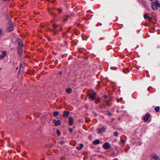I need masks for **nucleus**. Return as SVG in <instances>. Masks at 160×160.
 Wrapping results in <instances>:
<instances>
[{"label":"nucleus","instance_id":"obj_4","mask_svg":"<svg viewBox=\"0 0 160 160\" xmlns=\"http://www.w3.org/2000/svg\"><path fill=\"white\" fill-rule=\"evenodd\" d=\"M52 122L54 124L55 126H57L58 125H60L61 124V122L59 120H54Z\"/></svg>","mask_w":160,"mask_h":160},{"label":"nucleus","instance_id":"obj_29","mask_svg":"<svg viewBox=\"0 0 160 160\" xmlns=\"http://www.w3.org/2000/svg\"><path fill=\"white\" fill-rule=\"evenodd\" d=\"M22 64H21L20 66V69H21V68H22Z\"/></svg>","mask_w":160,"mask_h":160},{"label":"nucleus","instance_id":"obj_9","mask_svg":"<svg viewBox=\"0 0 160 160\" xmlns=\"http://www.w3.org/2000/svg\"><path fill=\"white\" fill-rule=\"evenodd\" d=\"M13 29V26L12 25L10 26L8 28L7 31L8 32H10L12 31Z\"/></svg>","mask_w":160,"mask_h":160},{"label":"nucleus","instance_id":"obj_5","mask_svg":"<svg viewBox=\"0 0 160 160\" xmlns=\"http://www.w3.org/2000/svg\"><path fill=\"white\" fill-rule=\"evenodd\" d=\"M103 148L106 149H109L110 147V145L109 143L108 142H106L103 145Z\"/></svg>","mask_w":160,"mask_h":160},{"label":"nucleus","instance_id":"obj_8","mask_svg":"<svg viewBox=\"0 0 160 160\" xmlns=\"http://www.w3.org/2000/svg\"><path fill=\"white\" fill-rule=\"evenodd\" d=\"M70 113V112L68 111H64L63 112V116L64 117H68Z\"/></svg>","mask_w":160,"mask_h":160},{"label":"nucleus","instance_id":"obj_18","mask_svg":"<svg viewBox=\"0 0 160 160\" xmlns=\"http://www.w3.org/2000/svg\"><path fill=\"white\" fill-rule=\"evenodd\" d=\"M2 53L3 56H4V57L7 54V52L6 51H3L2 52Z\"/></svg>","mask_w":160,"mask_h":160},{"label":"nucleus","instance_id":"obj_36","mask_svg":"<svg viewBox=\"0 0 160 160\" xmlns=\"http://www.w3.org/2000/svg\"><path fill=\"white\" fill-rule=\"evenodd\" d=\"M153 0H150V1H152Z\"/></svg>","mask_w":160,"mask_h":160},{"label":"nucleus","instance_id":"obj_26","mask_svg":"<svg viewBox=\"0 0 160 160\" xmlns=\"http://www.w3.org/2000/svg\"><path fill=\"white\" fill-rule=\"evenodd\" d=\"M4 57V56L2 55H0V59H2Z\"/></svg>","mask_w":160,"mask_h":160},{"label":"nucleus","instance_id":"obj_35","mask_svg":"<svg viewBox=\"0 0 160 160\" xmlns=\"http://www.w3.org/2000/svg\"><path fill=\"white\" fill-rule=\"evenodd\" d=\"M44 158L43 159H42L41 160H44Z\"/></svg>","mask_w":160,"mask_h":160},{"label":"nucleus","instance_id":"obj_15","mask_svg":"<svg viewBox=\"0 0 160 160\" xmlns=\"http://www.w3.org/2000/svg\"><path fill=\"white\" fill-rule=\"evenodd\" d=\"M72 91V89L70 88H68L66 89V92L68 93H70Z\"/></svg>","mask_w":160,"mask_h":160},{"label":"nucleus","instance_id":"obj_2","mask_svg":"<svg viewBox=\"0 0 160 160\" xmlns=\"http://www.w3.org/2000/svg\"><path fill=\"white\" fill-rule=\"evenodd\" d=\"M158 7H160V4L157 1L155 2L152 3V8L153 9L157 10L158 9Z\"/></svg>","mask_w":160,"mask_h":160},{"label":"nucleus","instance_id":"obj_16","mask_svg":"<svg viewBox=\"0 0 160 160\" xmlns=\"http://www.w3.org/2000/svg\"><path fill=\"white\" fill-rule=\"evenodd\" d=\"M59 114V113L58 112H57V111H56V112H54V113H53V116H58V115Z\"/></svg>","mask_w":160,"mask_h":160},{"label":"nucleus","instance_id":"obj_31","mask_svg":"<svg viewBox=\"0 0 160 160\" xmlns=\"http://www.w3.org/2000/svg\"><path fill=\"white\" fill-rule=\"evenodd\" d=\"M92 138V136H91V135H90L89 136V138H90V139H91V138Z\"/></svg>","mask_w":160,"mask_h":160},{"label":"nucleus","instance_id":"obj_1","mask_svg":"<svg viewBox=\"0 0 160 160\" xmlns=\"http://www.w3.org/2000/svg\"><path fill=\"white\" fill-rule=\"evenodd\" d=\"M88 95L89 96V98L92 100H95L96 98V94L92 90L90 92L88 93Z\"/></svg>","mask_w":160,"mask_h":160},{"label":"nucleus","instance_id":"obj_11","mask_svg":"<svg viewBox=\"0 0 160 160\" xmlns=\"http://www.w3.org/2000/svg\"><path fill=\"white\" fill-rule=\"evenodd\" d=\"M18 53L20 56H21L22 55V50L21 49L18 48Z\"/></svg>","mask_w":160,"mask_h":160},{"label":"nucleus","instance_id":"obj_23","mask_svg":"<svg viewBox=\"0 0 160 160\" xmlns=\"http://www.w3.org/2000/svg\"><path fill=\"white\" fill-rule=\"evenodd\" d=\"M114 136H117L118 135V133L117 132H114L113 133Z\"/></svg>","mask_w":160,"mask_h":160},{"label":"nucleus","instance_id":"obj_20","mask_svg":"<svg viewBox=\"0 0 160 160\" xmlns=\"http://www.w3.org/2000/svg\"><path fill=\"white\" fill-rule=\"evenodd\" d=\"M159 107H156L155 108V110L156 112H158L159 111Z\"/></svg>","mask_w":160,"mask_h":160},{"label":"nucleus","instance_id":"obj_33","mask_svg":"<svg viewBox=\"0 0 160 160\" xmlns=\"http://www.w3.org/2000/svg\"><path fill=\"white\" fill-rule=\"evenodd\" d=\"M59 74H62V72H59Z\"/></svg>","mask_w":160,"mask_h":160},{"label":"nucleus","instance_id":"obj_13","mask_svg":"<svg viewBox=\"0 0 160 160\" xmlns=\"http://www.w3.org/2000/svg\"><path fill=\"white\" fill-rule=\"evenodd\" d=\"M73 118H70L69 119V123L70 125H72L73 124Z\"/></svg>","mask_w":160,"mask_h":160},{"label":"nucleus","instance_id":"obj_37","mask_svg":"<svg viewBox=\"0 0 160 160\" xmlns=\"http://www.w3.org/2000/svg\"><path fill=\"white\" fill-rule=\"evenodd\" d=\"M1 70V69H0V70Z\"/></svg>","mask_w":160,"mask_h":160},{"label":"nucleus","instance_id":"obj_30","mask_svg":"<svg viewBox=\"0 0 160 160\" xmlns=\"http://www.w3.org/2000/svg\"><path fill=\"white\" fill-rule=\"evenodd\" d=\"M148 18V20L149 21L151 20H152V18L149 17Z\"/></svg>","mask_w":160,"mask_h":160},{"label":"nucleus","instance_id":"obj_25","mask_svg":"<svg viewBox=\"0 0 160 160\" xmlns=\"http://www.w3.org/2000/svg\"><path fill=\"white\" fill-rule=\"evenodd\" d=\"M121 142L122 143L124 144L125 143V141L123 140H122L121 141Z\"/></svg>","mask_w":160,"mask_h":160},{"label":"nucleus","instance_id":"obj_17","mask_svg":"<svg viewBox=\"0 0 160 160\" xmlns=\"http://www.w3.org/2000/svg\"><path fill=\"white\" fill-rule=\"evenodd\" d=\"M3 35V33L2 31V29L1 28H0V36H2Z\"/></svg>","mask_w":160,"mask_h":160},{"label":"nucleus","instance_id":"obj_27","mask_svg":"<svg viewBox=\"0 0 160 160\" xmlns=\"http://www.w3.org/2000/svg\"><path fill=\"white\" fill-rule=\"evenodd\" d=\"M69 131L71 132H72L73 131L72 129L71 128H69Z\"/></svg>","mask_w":160,"mask_h":160},{"label":"nucleus","instance_id":"obj_34","mask_svg":"<svg viewBox=\"0 0 160 160\" xmlns=\"http://www.w3.org/2000/svg\"><path fill=\"white\" fill-rule=\"evenodd\" d=\"M18 69V68H16V69Z\"/></svg>","mask_w":160,"mask_h":160},{"label":"nucleus","instance_id":"obj_12","mask_svg":"<svg viewBox=\"0 0 160 160\" xmlns=\"http://www.w3.org/2000/svg\"><path fill=\"white\" fill-rule=\"evenodd\" d=\"M100 143L99 141L98 140H94L93 142V144L94 145L98 144Z\"/></svg>","mask_w":160,"mask_h":160},{"label":"nucleus","instance_id":"obj_32","mask_svg":"<svg viewBox=\"0 0 160 160\" xmlns=\"http://www.w3.org/2000/svg\"><path fill=\"white\" fill-rule=\"evenodd\" d=\"M58 11H60V12L61 11V9H58Z\"/></svg>","mask_w":160,"mask_h":160},{"label":"nucleus","instance_id":"obj_28","mask_svg":"<svg viewBox=\"0 0 160 160\" xmlns=\"http://www.w3.org/2000/svg\"><path fill=\"white\" fill-rule=\"evenodd\" d=\"M108 115L109 116H111L112 115V113L110 112H108Z\"/></svg>","mask_w":160,"mask_h":160},{"label":"nucleus","instance_id":"obj_19","mask_svg":"<svg viewBox=\"0 0 160 160\" xmlns=\"http://www.w3.org/2000/svg\"><path fill=\"white\" fill-rule=\"evenodd\" d=\"M57 134L58 136H59L60 135V132L59 131L58 129H57Z\"/></svg>","mask_w":160,"mask_h":160},{"label":"nucleus","instance_id":"obj_21","mask_svg":"<svg viewBox=\"0 0 160 160\" xmlns=\"http://www.w3.org/2000/svg\"><path fill=\"white\" fill-rule=\"evenodd\" d=\"M100 101V99L99 98H97V100H95V102L96 103H98Z\"/></svg>","mask_w":160,"mask_h":160},{"label":"nucleus","instance_id":"obj_6","mask_svg":"<svg viewBox=\"0 0 160 160\" xmlns=\"http://www.w3.org/2000/svg\"><path fill=\"white\" fill-rule=\"evenodd\" d=\"M151 157L155 159L156 160H159V158L157 155L154 153H153L151 154Z\"/></svg>","mask_w":160,"mask_h":160},{"label":"nucleus","instance_id":"obj_24","mask_svg":"<svg viewBox=\"0 0 160 160\" xmlns=\"http://www.w3.org/2000/svg\"><path fill=\"white\" fill-rule=\"evenodd\" d=\"M65 143V142L64 141H60V143L61 144V145H63Z\"/></svg>","mask_w":160,"mask_h":160},{"label":"nucleus","instance_id":"obj_3","mask_svg":"<svg viewBox=\"0 0 160 160\" xmlns=\"http://www.w3.org/2000/svg\"><path fill=\"white\" fill-rule=\"evenodd\" d=\"M17 42L19 45V46L18 48L20 49H22V48L23 46V43L22 42L21 40L20 39L18 38L17 39Z\"/></svg>","mask_w":160,"mask_h":160},{"label":"nucleus","instance_id":"obj_7","mask_svg":"<svg viewBox=\"0 0 160 160\" xmlns=\"http://www.w3.org/2000/svg\"><path fill=\"white\" fill-rule=\"evenodd\" d=\"M105 129V128L104 127H103L101 128H98L97 129L98 132L99 133H100L103 132Z\"/></svg>","mask_w":160,"mask_h":160},{"label":"nucleus","instance_id":"obj_22","mask_svg":"<svg viewBox=\"0 0 160 160\" xmlns=\"http://www.w3.org/2000/svg\"><path fill=\"white\" fill-rule=\"evenodd\" d=\"M149 16H148V15L147 14L145 15L144 16V18L145 19L148 18Z\"/></svg>","mask_w":160,"mask_h":160},{"label":"nucleus","instance_id":"obj_10","mask_svg":"<svg viewBox=\"0 0 160 160\" xmlns=\"http://www.w3.org/2000/svg\"><path fill=\"white\" fill-rule=\"evenodd\" d=\"M149 116H150L149 114H147L144 118V121H147L148 119Z\"/></svg>","mask_w":160,"mask_h":160},{"label":"nucleus","instance_id":"obj_14","mask_svg":"<svg viewBox=\"0 0 160 160\" xmlns=\"http://www.w3.org/2000/svg\"><path fill=\"white\" fill-rule=\"evenodd\" d=\"M83 145L82 144H80L79 145V147H77V148L78 150H80L81 149V148L83 147Z\"/></svg>","mask_w":160,"mask_h":160}]
</instances>
